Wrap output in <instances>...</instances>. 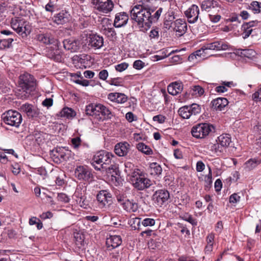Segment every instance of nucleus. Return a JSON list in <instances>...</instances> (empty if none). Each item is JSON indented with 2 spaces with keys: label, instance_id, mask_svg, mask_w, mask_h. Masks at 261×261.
<instances>
[{
  "label": "nucleus",
  "instance_id": "nucleus-1",
  "mask_svg": "<svg viewBox=\"0 0 261 261\" xmlns=\"http://www.w3.org/2000/svg\"><path fill=\"white\" fill-rule=\"evenodd\" d=\"M163 8H160L153 14L154 10L146 7L142 5L135 6L130 11L131 19L134 20L140 29L141 31H144L148 30L153 23L159 20Z\"/></svg>",
  "mask_w": 261,
  "mask_h": 261
},
{
  "label": "nucleus",
  "instance_id": "nucleus-2",
  "mask_svg": "<svg viewBox=\"0 0 261 261\" xmlns=\"http://www.w3.org/2000/svg\"><path fill=\"white\" fill-rule=\"evenodd\" d=\"M36 87V81L33 75L25 73L19 76V87L17 96L21 99H26L29 97L31 92Z\"/></svg>",
  "mask_w": 261,
  "mask_h": 261
},
{
  "label": "nucleus",
  "instance_id": "nucleus-3",
  "mask_svg": "<svg viewBox=\"0 0 261 261\" xmlns=\"http://www.w3.org/2000/svg\"><path fill=\"white\" fill-rule=\"evenodd\" d=\"M115 156L111 153L105 150L96 152L91 161V165L97 171H101L106 166L112 163Z\"/></svg>",
  "mask_w": 261,
  "mask_h": 261
},
{
  "label": "nucleus",
  "instance_id": "nucleus-4",
  "mask_svg": "<svg viewBox=\"0 0 261 261\" xmlns=\"http://www.w3.org/2000/svg\"><path fill=\"white\" fill-rule=\"evenodd\" d=\"M130 179L133 186L140 191L149 188L152 184V181L145 177L138 169H135L132 173Z\"/></svg>",
  "mask_w": 261,
  "mask_h": 261
},
{
  "label": "nucleus",
  "instance_id": "nucleus-5",
  "mask_svg": "<svg viewBox=\"0 0 261 261\" xmlns=\"http://www.w3.org/2000/svg\"><path fill=\"white\" fill-rule=\"evenodd\" d=\"M11 26L22 37H26L31 32V27L29 23L24 19L20 17L12 18Z\"/></svg>",
  "mask_w": 261,
  "mask_h": 261
},
{
  "label": "nucleus",
  "instance_id": "nucleus-6",
  "mask_svg": "<svg viewBox=\"0 0 261 261\" xmlns=\"http://www.w3.org/2000/svg\"><path fill=\"white\" fill-rule=\"evenodd\" d=\"M214 129L212 125L208 123H200L193 126L191 129L192 136L197 139L205 138Z\"/></svg>",
  "mask_w": 261,
  "mask_h": 261
},
{
  "label": "nucleus",
  "instance_id": "nucleus-7",
  "mask_svg": "<svg viewBox=\"0 0 261 261\" xmlns=\"http://www.w3.org/2000/svg\"><path fill=\"white\" fill-rule=\"evenodd\" d=\"M4 122L9 125L18 127L22 122V116L18 112L9 110L3 114Z\"/></svg>",
  "mask_w": 261,
  "mask_h": 261
},
{
  "label": "nucleus",
  "instance_id": "nucleus-8",
  "mask_svg": "<svg viewBox=\"0 0 261 261\" xmlns=\"http://www.w3.org/2000/svg\"><path fill=\"white\" fill-rule=\"evenodd\" d=\"M75 177L79 180H83L88 182L93 180V175L92 170L87 166H79L75 169Z\"/></svg>",
  "mask_w": 261,
  "mask_h": 261
},
{
  "label": "nucleus",
  "instance_id": "nucleus-9",
  "mask_svg": "<svg viewBox=\"0 0 261 261\" xmlns=\"http://www.w3.org/2000/svg\"><path fill=\"white\" fill-rule=\"evenodd\" d=\"M83 38H85L87 41L84 45H88V47H92L94 49H99L103 45V39L102 37L96 34H90L89 36L85 35L82 37Z\"/></svg>",
  "mask_w": 261,
  "mask_h": 261
},
{
  "label": "nucleus",
  "instance_id": "nucleus-10",
  "mask_svg": "<svg viewBox=\"0 0 261 261\" xmlns=\"http://www.w3.org/2000/svg\"><path fill=\"white\" fill-rule=\"evenodd\" d=\"M92 3L99 11L105 13L111 12L114 8L112 0H92Z\"/></svg>",
  "mask_w": 261,
  "mask_h": 261
},
{
  "label": "nucleus",
  "instance_id": "nucleus-11",
  "mask_svg": "<svg viewBox=\"0 0 261 261\" xmlns=\"http://www.w3.org/2000/svg\"><path fill=\"white\" fill-rule=\"evenodd\" d=\"M170 197L169 192L166 190H159L153 195L154 202L160 206L167 203Z\"/></svg>",
  "mask_w": 261,
  "mask_h": 261
},
{
  "label": "nucleus",
  "instance_id": "nucleus-12",
  "mask_svg": "<svg viewBox=\"0 0 261 261\" xmlns=\"http://www.w3.org/2000/svg\"><path fill=\"white\" fill-rule=\"evenodd\" d=\"M85 190L83 189L81 187H77L73 195V197L77 204L82 207L87 208L89 205V202L88 200L86 199V197L85 195Z\"/></svg>",
  "mask_w": 261,
  "mask_h": 261
},
{
  "label": "nucleus",
  "instance_id": "nucleus-13",
  "mask_svg": "<svg viewBox=\"0 0 261 261\" xmlns=\"http://www.w3.org/2000/svg\"><path fill=\"white\" fill-rule=\"evenodd\" d=\"M96 198L99 202V206L101 208H103L112 203V195L106 190L99 191L97 195Z\"/></svg>",
  "mask_w": 261,
  "mask_h": 261
},
{
  "label": "nucleus",
  "instance_id": "nucleus-14",
  "mask_svg": "<svg viewBox=\"0 0 261 261\" xmlns=\"http://www.w3.org/2000/svg\"><path fill=\"white\" fill-rule=\"evenodd\" d=\"M199 14V9L196 5H192L185 12V14L188 18V21L190 23H194L197 21Z\"/></svg>",
  "mask_w": 261,
  "mask_h": 261
},
{
  "label": "nucleus",
  "instance_id": "nucleus-15",
  "mask_svg": "<svg viewBox=\"0 0 261 261\" xmlns=\"http://www.w3.org/2000/svg\"><path fill=\"white\" fill-rule=\"evenodd\" d=\"M20 110L25 113L29 117L32 118L38 117L40 114L38 108L28 103L22 105L20 107Z\"/></svg>",
  "mask_w": 261,
  "mask_h": 261
},
{
  "label": "nucleus",
  "instance_id": "nucleus-16",
  "mask_svg": "<svg viewBox=\"0 0 261 261\" xmlns=\"http://www.w3.org/2000/svg\"><path fill=\"white\" fill-rule=\"evenodd\" d=\"M100 104L91 103L86 106L85 112L87 115L91 116L98 121L101 120L100 117Z\"/></svg>",
  "mask_w": 261,
  "mask_h": 261
},
{
  "label": "nucleus",
  "instance_id": "nucleus-17",
  "mask_svg": "<svg viewBox=\"0 0 261 261\" xmlns=\"http://www.w3.org/2000/svg\"><path fill=\"white\" fill-rule=\"evenodd\" d=\"M118 201L121 202V206L123 210L127 212L135 213L138 210V204L134 200L126 199L122 201L121 199H118Z\"/></svg>",
  "mask_w": 261,
  "mask_h": 261
},
{
  "label": "nucleus",
  "instance_id": "nucleus-18",
  "mask_svg": "<svg viewBox=\"0 0 261 261\" xmlns=\"http://www.w3.org/2000/svg\"><path fill=\"white\" fill-rule=\"evenodd\" d=\"M63 43L64 48L71 52H76L80 48L81 43L79 40L67 39L63 41Z\"/></svg>",
  "mask_w": 261,
  "mask_h": 261
},
{
  "label": "nucleus",
  "instance_id": "nucleus-19",
  "mask_svg": "<svg viewBox=\"0 0 261 261\" xmlns=\"http://www.w3.org/2000/svg\"><path fill=\"white\" fill-rule=\"evenodd\" d=\"M176 32L177 35L181 36L185 34L187 30L186 22L182 19H177L173 22V29Z\"/></svg>",
  "mask_w": 261,
  "mask_h": 261
},
{
  "label": "nucleus",
  "instance_id": "nucleus-20",
  "mask_svg": "<svg viewBox=\"0 0 261 261\" xmlns=\"http://www.w3.org/2000/svg\"><path fill=\"white\" fill-rule=\"evenodd\" d=\"M228 45L222 41H217L206 43L203 46V49L215 50H226L228 48Z\"/></svg>",
  "mask_w": 261,
  "mask_h": 261
},
{
  "label": "nucleus",
  "instance_id": "nucleus-21",
  "mask_svg": "<svg viewBox=\"0 0 261 261\" xmlns=\"http://www.w3.org/2000/svg\"><path fill=\"white\" fill-rule=\"evenodd\" d=\"M130 149V145L126 142H119L115 146L114 151L119 156H125Z\"/></svg>",
  "mask_w": 261,
  "mask_h": 261
},
{
  "label": "nucleus",
  "instance_id": "nucleus-22",
  "mask_svg": "<svg viewBox=\"0 0 261 261\" xmlns=\"http://www.w3.org/2000/svg\"><path fill=\"white\" fill-rule=\"evenodd\" d=\"M128 20V15L125 12L117 13L115 18L114 25L116 28H120L125 25Z\"/></svg>",
  "mask_w": 261,
  "mask_h": 261
},
{
  "label": "nucleus",
  "instance_id": "nucleus-23",
  "mask_svg": "<svg viewBox=\"0 0 261 261\" xmlns=\"http://www.w3.org/2000/svg\"><path fill=\"white\" fill-rule=\"evenodd\" d=\"M121 243L122 240L120 236H110L106 241V245L109 250L113 249L118 247Z\"/></svg>",
  "mask_w": 261,
  "mask_h": 261
},
{
  "label": "nucleus",
  "instance_id": "nucleus-24",
  "mask_svg": "<svg viewBox=\"0 0 261 261\" xmlns=\"http://www.w3.org/2000/svg\"><path fill=\"white\" fill-rule=\"evenodd\" d=\"M183 90V85L181 82H175L169 84L167 87L168 93L172 95H176Z\"/></svg>",
  "mask_w": 261,
  "mask_h": 261
},
{
  "label": "nucleus",
  "instance_id": "nucleus-25",
  "mask_svg": "<svg viewBox=\"0 0 261 261\" xmlns=\"http://www.w3.org/2000/svg\"><path fill=\"white\" fill-rule=\"evenodd\" d=\"M108 99L118 103H123L127 100V97L121 93H111L108 95Z\"/></svg>",
  "mask_w": 261,
  "mask_h": 261
},
{
  "label": "nucleus",
  "instance_id": "nucleus-26",
  "mask_svg": "<svg viewBox=\"0 0 261 261\" xmlns=\"http://www.w3.org/2000/svg\"><path fill=\"white\" fill-rule=\"evenodd\" d=\"M228 103L227 99L225 98L219 97L212 101V107L219 111H221Z\"/></svg>",
  "mask_w": 261,
  "mask_h": 261
},
{
  "label": "nucleus",
  "instance_id": "nucleus-27",
  "mask_svg": "<svg viewBox=\"0 0 261 261\" xmlns=\"http://www.w3.org/2000/svg\"><path fill=\"white\" fill-rule=\"evenodd\" d=\"M36 39L45 44H53L54 42V39L50 32L37 34Z\"/></svg>",
  "mask_w": 261,
  "mask_h": 261
},
{
  "label": "nucleus",
  "instance_id": "nucleus-28",
  "mask_svg": "<svg viewBox=\"0 0 261 261\" xmlns=\"http://www.w3.org/2000/svg\"><path fill=\"white\" fill-rule=\"evenodd\" d=\"M54 22L57 24H63L69 20V14L63 11L55 15L53 18Z\"/></svg>",
  "mask_w": 261,
  "mask_h": 261
},
{
  "label": "nucleus",
  "instance_id": "nucleus-29",
  "mask_svg": "<svg viewBox=\"0 0 261 261\" xmlns=\"http://www.w3.org/2000/svg\"><path fill=\"white\" fill-rule=\"evenodd\" d=\"M101 171H106L107 174L115 177L118 175V172H119L118 165L115 163L113 160L112 163L110 164L109 166H106V168H103Z\"/></svg>",
  "mask_w": 261,
  "mask_h": 261
},
{
  "label": "nucleus",
  "instance_id": "nucleus-30",
  "mask_svg": "<svg viewBox=\"0 0 261 261\" xmlns=\"http://www.w3.org/2000/svg\"><path fill=\"white\" fill-rule=\"evenodd\" d=\"M218 140L220 144L224 148L229 146L231 142V138L230 135L228 134H223L218 138Z\"/></svg>",
  "mask_w": 261,
  "mask_h": 261
},
{
  "label": "nucleus",
  "instance_id": "nucleus-31",
  "mask_svg": "<svg viewBox=\"0 0 261 261\" xmlns=\"http://www.w3.org/2000/svg\"><path fill=\"white\" fill-rule=\"evenodd\" d=\"M100 117L102 118L101 120L105 119H111L113 117V114L105 106L100 104Z\"/></svg>",
  "mask_w": 261,
  "mask_h": 261
},
{
  "label": "nucleus",
  "instance_id": "nucleus-32",
  "mask_svg": "<svg viewBox=\"0 0 261 261\" xmlns=\"http://www.w3.org/2000/svg\"><path fill=\"white\" fill-rule=\"evenodd\" d=\"M218 3L214 0H205L201 4V8L202 10L207 11L210 9L218 7Z\"/></svg>",
  "mask_w": 261,
  "mask_h": 261
},
{
  "label": "nucleus",
  "instance_id": "nucleus-33",
  "mask_svg": "<svg viewBox=\"0 0 261 261\" xmlns=\"http://www.w3.org/2000/svg\"><path fill=\"white\" fill-rule=\"evenodd\" d=\"M76 115L75 112L71 108H64L59 113V116L61 117H65L68 119L72 118Z\"/></svg>",
  "mask_w": 261,
  "mask_h": 261
},
{
  "label": "nucleus",
  "instance_id": "nucleus-34",
  "mask_svg": "<svg viewBox=\"0 0 261 261\" xmlns=\"http://www.w3.org/2000/svg\"><path fill=\"white\" fill-rule=\"evenodd\" d=\"M34 139L35 141L39 145L43 144L48 137V135L42 132H35L34 135Z\"/></svg>",
  "mask_w": 261,
  "mask_h": 261
},
{
  "label": "nucleus",
  "instance_id": "nucleus-35",
  "mask_svg": "<svg viewBox=\"0 0 261 261\" xmlns=\"http://www.w3.org/2000/svg\"><path fill=\"white\" fill-rule=\"evenodd\" d=\"M150 174L154 176H159L162 174V168L157 163H152L150 164Z\"/></svg>",
  "mask_w": 261,
  "mask_h": 261
},
{
  "label": "nucleus",
  "instance_id": "nucleus-36",
  "mask_svg": "<svg viewBox=\"0 0 261 261\" xmlns=\"http://www.w3.org/2000/svg\"><path fill=\"white\" fill-rule=\"evenodd\" d=\"M190 93L193 96L199 97L204 94V90L199 85H195L191 87Z\"/></svg>",
  "mask_w": 261,
  "mask_h": 261
},
{
  "label": "nucleus",
  "instance_id": "nucleus-37",
  "mask_svg": "<svg viewBox=\"0 0 261 261\" xmlns=\"http://www.w3.org/2000/svg\"><path fill=\"white\" fill-rule=\"evenodd\" d=\"M136 147L139 151L145 154L151 155L153 153L152 150L144 143L141 142L138 143L137 144Z\"/></svg>",
  "mask_w": 261,
  "mask_h": 261
},
{
  "label": "nucleus",
  "instance_id": "nucleus-38",
  "mask_svg": "<svg viewBox=\"0 0 261 261\" xmlns=\"http://www.w3.org/2000/svg\"><path fill=\"white\" fill-rule=\"evenodd\" d=\"M190 109V108H189L188 106L180 108L178 111L179 115L184 119L189 118L192 115Z\"/></svg>",
  "mask_w": 261,
  "mask_h": 261
},
{
  "label": "nucleus",
  "instance_id": "nucleus-39",
  "mask_svg": "<svg viewBox=\"0 0 261 261\" xmlns=\"http://www.w3.org/2000/svg\"><path fill=\"white\" fill-rule=\"evenodd\" d=\"M208 167V173L207 175L204 176V187L205 189H209L212 185V172L211 168L210 166Z\"/></svg>",
  "mask_w": 261,
  "mask_h": 261
},
{
  "label": "nucleus",
  "instance_id": "nucleus-40",
  "mask_svg": "<svg viewBox=\"0 0 261 261\" xmlns=\"http://www.w3.org/2000/svg\"><path fill=\"white\" fill-rule=\"evenodd\" d=\"M71 80L73 82L82 85L83 86H87L89 85V82L86 80H80L79 79V75H75L74 73H70Z\"/></svg>",
  "mask_w": 261,
  "mask_h": 261
},
{
  "label": "nucleus",
  "instance_id": "nucleus-41",
  "mask_svg": "<svg viewBox=\"0 0 261 261\" xmlns=\"http://www.w3.org/2000/svg\"><path fill=\"white\" fill-rule=\"evenodd\" d=\"M224 147L222 146L219 142L212 144L210 146L211 151L218 155H220L223 152Z\"/></svg>",
  "mask_w": 261,
  "mask_h": 261
},
{
  "label": "nucleus",
  "instance_id": "nucleus-42",
  "mask_svg": "<svg viewBox=\"0 0 261 261\" xmlns=\"http://www.w3.org/2000/svg\"><path fill=\"white\" fill-rule=\"evenodd\" d=\"M14 39L12 38L8 39H4L0 40V48L5 49L6 48H9L11 46L12 42Z\"/></svg>",
  "mask_w": 261,
  "mask_h": 261
},
{
  "label": "nucleus",
  "instance_id": "nucleus-43",
  "mask_svg": "<svg viewBox=\"0 0 261 261\" xmlns=\"http://www.w3.org/2000/svg\"><path fill=\"white\" fill-rule=\"evenodd\" d=\"M62 149L60 148L53 149L52 150L53 156L55 157V159H58L59 160H60V158L64 159L65 155V153L62 152Z\"/></svg>",
  "mask_w": 261,
  "mask_h": 261
},
{
  "label": "nucleus",
  "instance_id": "nucleus-44",
  "mask_svg": "<svg viewBox=\"0 0 261 261\" xmlns=\"http://www.w3.org/2000/svg\"><path fill=\"white\" fill-rule=\"evenodd\" d=\"M250 8L252 10L254 13H259L261 11V3L257 1H253L251 3Z\"/></svg>",
  "mask_w": 261,
  "mask_h": 261
},
{
  "label": "nucleus",
  "instance_id": "nucleus-45",
  "mask_svg": "<svg viewBox=\"0 0 261 261\" xmlns=\"http://www.w3.org/2000/svg\"><path fill=\"white\" fill-rule=\"evenodd\" d=\"M258 165V162L255 159H250L245 164V168L248 170L254 168Z\"/></svg>",
  "mask_w": 261,
  "mask_h": 261
},
{
  "label": "nucleus",
  "instance_id": "nucleus-46",
  "mask_svg": "<svg viewBox=\"0 0 261 261\" xmlns=\"http://www.w3.org/2000/svg\"><path fill=\"white\" fill-rule=\"evenodd\" d=\"M188 107L190 108V110L192 115H196L199 114L201 111L200 106L197 103H193L190 106H188Z\"/></svg>",
  "mask_w": 261,
  "mask_h": 261
},
{
  "label": "nucleus",
  "instance_id": "nucleus-47",
  "mask_svg": "<svg viewBox=\"0 0 261 261\" xmlns=\"http://www.w3.org/2000/svg\"><path fill=\"white\" fill-rule=\"evenodd\" d=\"M242 29L243 31V38L244 39H246L248 38L250 35L251 34L253 30L248 26H246L245 24H243L242 26Z\"/></svg>",
  "mask_w": 261,
  "mask_h": 261
},
{
  "label": "nucleus",
  "instance_id": "nucleus-48",
  "mask_svg": "<svg viewBox=\"0 0 261 261\" xmlns=\"http://www.w3.org/2000/svg\"><path fill=\"white\" fill-rule=\"evenodd\" d=\"M175 228L176 229H179L181 233L182 234L186 233L188 236H189L190 234V230L187 228L186 225L182 223H177Z\"/></svg>",
  "mask_w": 261,
  "mask_h": 261
},
{
  "label": "nucleus",
  "instance_id": "nucleus-49",
  "mask_svg": "<svg viewBox=\"0 0 261 261\" xmlns=\"http://www.w3.org/2000/svg\"><path fill=\"white\" fill-rule=\"evenodd\" d=\"M72 145L73 148L75 149H77L79 147V146L82 145V140L79 137H76L71 139V140Z\"/></svg>",
  "mask_w": 261,
  "mask_h": 261
},
{
  "label": "nucleus",
  "instance_id": "nucleus-50",
  "mask_svg": "<svg viewBox=\"0 0 261 261\" xmlns=\"http://www.w3.org/2000/svg\"><path fill=\"white\" fill-rule=\"evenodd\" d=\"M241 55L245 57L250 58L252 57H254L255 55V51L252 49H243L241 52Z\"/></svg>",
  "mask_w": 261,
  "mask_h": 261
},
{
  "label": "nucleus",
  "instance_id": "nucleus-51",
  "mask_svg": "<svg viewBox=\"0 0 261 261\" xmlns=\"http://www.w3.org/2000/svg\"><path fill=\"white\" fill-rule=\"evenodd\" d=\"M141 223L145 227L152 226L155 224V220L152 218H145L142 220Z\"/></svg>",
  "mask_w": 261,
  "mask_h": 261
},
{
  "label": "nucleus",
  "instance_id": "nucleus-52",
  "mask_svg": "<svg viewBox=\"0 0 261 261\" xmlns=\"http://www.w3.org/2000/svg\"><path fill=\"white\" fill-rule=\"evenodd\" d=\"M57 199L59 201L64 203H67L69 201L70 199L66 194L61 193L58 194Z\"/></svg>",
  "mask_w": 261,
  "mask_h": 261
},
{
  "label": "nucleus",
  "instance_id": "nucleus-53",
  "mask_svg": "<svg viewBox=\"0 0 261 261\" xmlns=\"http://www.w3.org/2000/svg\"><path fill=\"white\" fill-rule=\"evenodd\" d=\"M128 64L126 62L121 63L115 66L116 71L118 72H122L127 68Z\"/></svg>",
  "mask_w": 261,
  "mask_h": 261
},
{
  "label": "nucleus",
  "instance_id": "nucleus-54",
  "mask_svg": "<svg viewBox=\"0 0 261 261\" xmlns=\"http://www.w3.org/2000/svg\"><path fill=\"white\" fill-rule=\"evenodd\" d=\"M74 239L75 241V244L76 245H83L84 243V237L83 235L77 233L74 235Z\"/></svg>",
  "mask_w": 261,
  "mask_h": 261
},
{
  "label": "nucleus",
  "instance_id": "nucleus-55",
  "mask_svg": "<svg viewBox=\"0 0 261 261\" xmlns=\"http://www.w3.org/2000/svg\"><path fill=\"white\" fill-rule=\"evenodd\" d=\"M145 66V63L140 60L135 61L133 63V67L137 70H140Z\"/></svg>",
  "mask_w": 261,
  "mask_h": 261
},
{
  "label": "nucleus",
  "instance_id": "nucleus-56",
  "mask_svg": "<svg viewBox=\"0 0 261 261\" xmlns=\"http://www.w3.org/2000/svg\"><path fill=\"white\" fill-rule=\"evenodd\" d=\"M165 19L169 20V21L174 22V20L175 19L174 11L172 10L168 11L166 14Z\"/></svg>",
  "mask_w": 261,
  "mask_h": 261
},
{
  "label": "nucleus",
  "instance_id": "nucleus-57",
  "mask_svg": "<svg viewBox=\"0 0 261 261\" xmlns=\"http://www.w3.org/2000/svg\"><path fill=\"white\" fill-rule=\"evenodd\" d=\"M182 219L190 223L192 225H197V221L195 219H193V218L190 216V215H189V216H184L182 217Z\"/></svg>",
  "mask_w": 261,
  "mask_h": 261
},
{
  "label": "nucleus",
  "instance_id": "nucleus-58",
  "mask_svg": "<svg viewBox=\"0 0 261 261\" xmlns=\"http://www.w3.org/2000/svg\"><path fill=\"white\" fill-rule=\"evenodd\" d=\"M240 200V196L237 194L234 193L232 194L229 197L230 203H236Z\"/></svg>",
  "mask_w": 261,
  "mask_h": 261
},
{
  "label": "nucleus",
  "instance_id": "nucleus-59",
  "mask_svg": "<svg viewBox=\"0 0 261 261\" xmlns=\"http://www.w3.org/2000/svg\"><path fill=\"white\" fill-rule=\"evenodd\" d=\"M166 118L164 116L162 115H158L154 116L153 117V120L154 121H157L159 123H163L165 121Z\"/></svg>",
  "mask_w": 261,
  "mask_h": 261
},
{
  "label": "nucleus",
  "instance_id": "nucleus-60",
  "mask_svg": "<svg viewBox=\"0 0 261 261\" xmlns=\"http://www.w3.org/2000/svg\"><path fill=\"white\" fill-rule=\"evenodd\" d=\"M122 83V80L120 77L112 79L110 84L112 85L119 86Z\"/></svg>",
  "mask_w": 261,
  "mask_h": 261
},
{
  "label": "nucleus",
  "instance_id": "nucleus-61",
  "mask_svg": "<svg viewBox=\"0 0 261 261\" xmlns=\"http://www.w3.org/2000/svg\"><path fill=\"white\" fill-rule=\"evenodd\" d=\"M108 76V72L106 69L100 71L99 73V78L102 80H106Z\"/></svg>",
  "mask_w": 261,
  "mask_h": 261
},
{
  "label": "nucleus",
  "instance_id": "nucleus-62",
  "mask_svg": "<svg viewBox=\"0 0 261 261\" xmlns=\"http://www.w3.org/2000/svg\"><path fill=\"white\" fill-rule=\"evenodd\" d=\"M205 168L204 164L201 161H198L196 163V171L197 172H202Z\"/></svg>",
  "mask_w": 261,
  "mask_h": 261
},
{
  "label": "nucleus",
  "instance_id": "nucleus-63",
  "mask_svg": "<svg viewBox=\"0 0 261 261\" xmlns=\"http://www.w3.org/2000/svg\"><path fill=\"white\" fill-rule=\"evenodd\" d=\"M135 115H134V114L131 112H127L126 114H125V118L129 122H132L133 121H134V120H136V119H135Z\"/></svg>",
  "mask_w": 261,
  "mask_h": 261
},
{
  "label": "nucleus",
  "instance_id": "nucleus-64",
  "mask_svg": "<svg viewBox=\"0 0 261 261\" xmlns=\"http://www.w3.org/2000/svg\"><path fill=\"white\" fill-rule=\"evenodd\" d=\"M252 98L255 101L261 100L260 89L253 93Z\"/></svg>",
  "mask_w": 261,
  "mask_h": 261
}]
</instances>
